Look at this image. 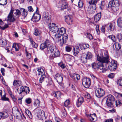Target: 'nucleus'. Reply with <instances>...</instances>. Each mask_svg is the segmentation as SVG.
I'll use <instances>...</instances> for the list:
<instances>
[{"label": "nucleus", "mask_w": 122, "mask_h": 122, "mask_svg": "<svg viewBox=\"0 0 122 122\" xmlns=\"http://www.w3.org/2000/svg\"><path fill=\"white\" fill-rule=\"evenodd\" d=\"M26 56L28 59H30L31 58V55L28 52L26 51Z\"/></svg>", "instance_id": "61"}, {"label": "nucleus", "mask_w": 122, "mask_h": 122, "mask_svg": "<svg viewBox=\"0 0 122 122\" xmlns=\"http://www.w3.org/2000/svg\"><path fill=\"white\" fill-rule=\"evenodd\" d=\"M6 94L5 93L4 95L2 96L1 97V100L3 101H7L9 102V99L8 97H6Z\"/></svg>", "instance_id": "35"}, {"label": "nucleus", "mask_w": 122, "mask_h": 122, "mask_svg": "<svg viewBox=\"0 0 122 122\" xmlns=\"http://www.w3.org/2000/svg\"><path fill=\"white\" fill-rule=\"evenodd\" d=\"M20 10L22 11V15L24 17H26L27 15V11L25 10V9L21 8L20 9Z\"/></svg>", "instance_id": "38"}, {"label": "nucleus", "mask_w": 122, "mask_h": 122, "mask_svg": "<svg viewBox=\"0 0 122 122\" xmlns=\"http://www.w3.org/2000/svg\"><path fill=\"white\" fill-rule=\"evenodd\" d=\"M95 94L96 96L98 97H103L105 94V92L101 88L97 89L95 91Z\"/></svg>", "instance_id": "7"}, {"label": "nucleus", "mask_w": 122, "mask_h": 122, "mask_svg": "<svg viewBox=\"0 0 122 122\" xmlns=\"http://www.w3.org/2000/svg\"><path fill=\"white\" fill-rule=\"evenodd\" d=\"M84 101V99L83 97H79L78 100V102L76 103L77 106L78 107L80 106L83 102Z\"/></svg>", "instance_id": "20"}, {"label": "nucleus", "mask_w": 122, "mask_h": 122, "mask_svg": "<svg viewBox=\"0 0 122 122\" xmlns=\"http://www.w3.org/2000/svg\"><path fill=\"white\" fill-rule=\"evenodd\" d=\"M91 79L90 78L85 77L83 79L82 84L85 88H88L91 85Z\"/></svg>", "instance_id": "6"}, {"label": "nucleus", "mask_w": 122, "mask_h": 122, "mask_svg": "<svg viewBox=\"0 0 122 122\" xmlns=\"http://www.w3.org/2000/svg\"><path fill=\"white\" fill-rule=\"evenodd\" d=\"M57 49L55 46H53L52 45L48 48L47 51L49 53H51L54 52Z\"/></svg>", "instance_id": "19"}, {"label": "nucleus", "mask_w": 122, "mask_h": 122, "mask_svg": "<svg viewBox=\"0 0 122 122\" xmlns=\"http://www.w3.org/2000/svg\"><path fill=\"white\" fill-rule=\"evenodd\" d=\"M21 81L16 80H15L13 83V85L16 86H21Z\"/></svg>", "instance_id": "27"}, {"label": "nucleus", "mask_w": 122, "mask_h": 122, "mask_svg": "<svg viewBox=\"0 0 122 122\" xmlns=\"http://www.w3.org/2000/svg\"><path fill=\"white\" fill-rule=\"evenodd\" d=\"M105 4V3L104 1H102L99 4L100 8L101 9H102L104 8Z\"/></svg>", "instance_id": "40"}, {"label": "nucleus", "mask_w": 122, "mask_h": 122, "mask_svg": "<svg viewBox=\"0 0 122 122\" xmlns=\"http://www.w3.org/2000/svg\"><path fill=\"white\" fill-rule=\"evenodd\" d=\"M57 32L61 34H64L66 32V29L64 27H61L58 29Z\"/></svg>", "instance_id": "30"}, {"label": "nucleus", "mask_w": 122, "mask_h": 122, "mask_svg": "<svg viewBox=\"0 0 122 122\" xmlns=\"http://www.w3.org/2000/svg\"><path fill=\"white\" fill-rule=\"evenodd\" d=\"M67 7V3L65 1L63 2V4H62L61 9H66Z\"/></svg>", "instance_id": "41"}, {"label": "nucleus", "mask_w": 122, "mask_h": 122, "mask_svg": "<svg viewBox=\"0 0 122 122\" xmlns=\"http://www.w3.org/2000/svg\"><path fill=\"white\" fill-rule=\"evenodd\" d=\"M120 4L118 0H113L110 1L108 5V8L114 12L118 10Z\"/></svg>", "instance_id": "3"}, {"label": "nucleus", "mask_w": 122, "mask_h": 122, "mask_svg": "<svg viewBox=\"0 0 122 122\" xmlns=\"http://www.w3.org/2000/svg\"><path fill=\"white\" fill-rule=\"evenodd\" d=\"M45 82H46V84L47 86L52 84V79L50 77H47L46 78Z\"/></svg>", "instance_id": "23"}, {"label": "nucleus", "mask_w": 122, "mask_h": 122, "mask_svg": "<svg viewBox=\"0 0 122 122\" xmlns=\"http://www.w3.org/2000/svg\"><path fill=\"white\" fill-rule=\"evenodd\" d=\"M20 11V10H11L8 16V19L11 22L15 21V19L19 18L21 15Z\"/></svg>", "instance_id": "1"}, {"label": "nucleus", "mask_w": 122, "mask_h": 122, "mask_svg": "<svg viewBox=\"0 0 122 122\" xmlns=\"http://www.w3.org/2000/svg\"><path fill=\"white\" fill-rule=\"evenodd\" d=\"M78 2V6L80 8H81L83 6V3L82 1L81 0H79L77 2Z\"/></svg>", "instance_id": "43"}, {"label": "nucleus", "mask_w": 122, "mask_h": 122, "mask_svg": "<svg viewBox=\"0 0 122 122\" xmlns=\"http://www.w3.org/2000/svg\"><path fill=\"white\" fill-rule=\"evenodd\" d=\"M54 54L52 55L53 57H58L60 55V53L59 51L57 49L54 51Z\"/></svg>", "instance_id": "32"}, {"label": "nucleus", "mask_w": 122, "mask_h": 122, "mask_svg": "<svg viewBox=\"0 0 122 122\" xmlns=\"http://www.w3.org/2000/svg\"><path fill=\"white\" fill-rule=\"evenodd\" d=\"M46 78V76L45 75V72H43L42 73V75H41V77L39 81L41 83L43 81H45Z\"/></svg>", "instance_id": "24"}, {"label": "nucleus", "mask_w": 122, "mask_h": 122, "mask_svg": "<svg viewBox=\"0 0 122 122\" xmlns=\"http://www.w3.org/2000/svg\"><path fill=\"white\" fill-rule=\"evenodd\" d=\"M40 104V101L38 99L35 100L34 103V105L35 106H37L39 105Z\"/></svg>", "instance_id": "52"}, {"label": "nucleus", "mask_w": 122, "mask_h": 122, "mask_svg": "<svg viewBox=\"0 0 122 122\" xmlns=\"http://www.w3.org/2000/svg\"><path fill=\"white\" fill-rule=\"evenodd\" d=\"M107 28L106 26H102L101 28V30L103 33H105L106 28Z\"/></svg>", "instance_id": "58"}, {"label": "nucleus", "mask_w": 122, "mask_h": 122, "mask_svg": "<svg viewBox=\"0 0 122 122\" xmlns=\"http://www.w3.org/2000/svg\"><path fill=\"white\" fill-rule=\"evenodd\" d=\"M117 61L115 60H112L110 62L108 67L111 70L115 71L116 69L117 66Z\"/></svg>", "instance_id": "11"}, {"label": "nucleus", "mask_w": 122, "mask_h": 122, "mask_svg": "<svg viewBox=\"0 0 122 122\" xmlns=\"http://www.w3.org/2000/svg\"><path fill=\"white\" fill-rule=\"evenodd\" d=\"M52 45V44L51 43L50 41L48 40H47L45 41L44 43L42 44L40 46V48L42 50L43 49L46 48H48L51 45Z\"/></svg>", "instance_id": "9"}, {"label": "nucleus", "mask_w": 122, "mask_h": 122, "mask_svg": "<svg viewBox=\"0 0 122 122\" xmlns=\"http://www.w3.org/2000/svg\"><path fill=\"white\" fill-rule=\"evenodd\" d=\"M116 106H121L122 105V103L119 100H117L116 101Z\"/></svg>", "instance_id": "57"}, {"label": "nucleus", "mask_w": 122, "mask_h": 122, "mask_svg": "<svg viewBox=\"0 0 122 122\" xmlns=\"http://www.w3.org/2000/svg\"><path fill=\"white\" fill-rule=\"evenodd\" d=\"M62 114H61V116L63 117H65L66 115V113L65 109H64L63 110L62 112Z\"/></svg>", "instance_id": "54"}, {"label": "nucleus", "mask_w": 122, "mask_h": 122, "mask_svg": "<svg viewBox=\"0 0 122 122\" xmlns=\"http://www.w3.org/2000/svg\"><path fill=\"white\" fill-rule=\"evenodd\" d=\"M87 59L84 56V54H83L81 57V60L82 62L84 63H86L87 62Z\"/></svg>", "instance_id": "31"}, {"label": "nucleus", "mask_w": 122, "mask_h": 122, "mask_svg": "<svg viewBox=\"0 0 122 122\" xmlns=\"http://www.w3.org/2000/svg\"><path fill=\"white\" fill-rule=\"evenodd\" d=\"M117 37L118 39L120 42H121L122 40V35L120 33H118L117 35Z\"/></svg>", "instance_id": "45"}, {"label": "nucleus", "mask_w": 122, "mask_h": 122, "mask_svg": "<svg viewBox=\"0 0 122 122\" xmlns=\"http://www.w3.org/2000/svg\"><path fill=\"white\" fill-rule=\"evenodd\" d=\"M41 33V30L36 29L35 30L34 34L36 36H38L40 35Z\"/></svg>", "instance_id": "39"}, {"label": "nucleus", "mask_w": 122, "mask_h": 122, "mask_svg": "<svg viewBox=\"0 0 122 122\" xmlns=\"http://www.w3.org/2000/svg\"><path fill=\"white\" fill-rule=\"evenodd\" d=\"M115 76V74L113 73H111L108 76V77L111 78H113Z\"/></svg>", "instance_id": "60"}, {"label": "nucleus", "mask_w": 122, "mask_h": 122, "mask_svg": "<svg viewBox=\"0 0 122 122\" xmlns=\"http://www.w3.org/2000/svg\"><path fill=\"white\" fill-rule=\"evenodd\" d=\"M117 25L120 27H122V17L119 18L117 20Z\"/></svg>", "instance_id": "33"}, {"label": "nucleus", "mask_w": 122, "mask_h": 122, "mask_svg": "<svg viewBox=\"0 0 122 122\" xmlns=\"http://www.w3.org/2000/svg\"><path fill=\"white\" fill-rule=\"evenodd\" d=\"M113 46L115 47L117 50H118L121 49V46L119 43L117 42L114 43Z\"/></svg>", "instance_id": "28"}, {"label": "nucleus", "mask_w": 122, "mask_h": 122, "mask_svg": "<svg viewBox=\"0 0 122 122\" xmlns=\"http://www.w3.org/2000/svg\"><path fill=\"white\" fill-rule=\"evenodd\" d=\"M70 101L68 100H66L64 102V106L67 107L70 104Z\"/></svg>", "instance_id": "56"}, {"label": "nucleus", "mask_w": 122, "mask_h": 122, "mask_svg": "<svg viewBox=\"0 0 122 122\" xmlns=\"http://www.w3.org/2000/svg\"><path fill=\"white\" fill-rule=\"evenodd\" d=\"M57 33L55 36L56 37L58 38H59L61 37V35H62L61 39H60L59 41L60 46H62L64 43L66 42L68 38L67 35L66 34L63 35V34L58 32H57Z\"/></svg>", "instance_id": "4"}, {"label": "nucleus", "mask_w": 122, "mask_h": 122, "mask_svg": "<svg viewBox=\"0 0 122 122\" xmlns=\"http://www.w3.org/2000/svg\"><path fill=\"white\" fill-rule=\"evenodd\" d=\"M30 42L33 47L36 48L38 47L37 44L36 43L33 41L31 38H29Z\"/></svg>", "instance_id": "29"}, {"label": "nucleus", "mask_w": 122, "mask_h": 122, "mask_svg": "<svg viewBox=\"0 0 122 122\" xmlns=\"http://www.w3.org/2000/svg\"><path fill=\"white\" fill-rule=\"evenodd\" d=\"M25 102L27 104H30L31 102V99L30 98H26L25 100Z\"/></svg>", "instance_id": "55"}, {"label": "nucleus", "mask_w": 122, "mask_h": 122, "mask_svg": "<svg viewBox=\"0 0 122 122\" xmlns=\"http://www.w3.org/2000/svg\"><path fill=\"white\" fill-rule=\"evenodd\" d=\"M17 118H19L21 116V115L20 112H17L16 114H15Z\"/></svg>", "instance_id": "62"}, {"label": "nucleus", "mask_w": 122, "mask_h": 122, "mask_svg": "<svg viewBox=\"0 0 122 122\" xmlns=\"http://www.w3.org/2000/svg\"><path fill=\"white\" fill-rule=\"evenodd\" d=\"M45 114V113L44 111L40 110L39 111L37 116L39 119L44 120L46 118Z\"/></svg>", "instance_id": "10"}, {"label": "nucleus", "mask_w": 122, "mask_h": 122, "mask_svg": "<svg viewBox=\"0 0 122 122\" xmlns=\"http://www.w3.org/2000/svg\"><path fill=\"white\" fill-rule=\"evenodd\" d=\"M85 97L86 98L88 99H90L91 97L90 94L87 93L85 94Z\"/></svg>", "instance_id": "59"}, {"label": "nucleus", "mask_w": 122, "mask_h": 122, "mask_svg": "<svg viewBox=\"0 0 122 122\" xmlns=\"http://www.w3.org/2000/svg\"><path fill=\"white\" fill-rule=\"evenodd\" d=\"M71 77L74 80L76 79L78 80L80 79V76L79 74H73L70 75Z\"/></svg>", "instance_id": "18"}, {"label": "nucleus", "mask_w": 122, "mask_h": 122, "mask_svg": "<svg viewBox=\"0 0 122 122\" xmlns=\"http://www.w3.org/2000/svg\"><path fill=\"white\" fill-rule=\"evenodd\" d=\"M106 104L109 107H112L113 106V103L111 102L108 101V102H107L106 101Z\"/></svg>", "instance_id": "47"}, {"label": "nucleus", "mask_w": 122, "mask_h": 122, "mask_svg": "<svg viewBox=\"0 0 122 122\" xmlns=\"http://www.w3.org/2000/svg\"><path fill=\"white\" fill-rule=\"evenodd\" d=\"M51 17V16L49 15L48 12H46L44 13L42 18L43 20L45 21L46 23L49 24L50 23Z\"/></svg>", "instance_id": "8"}, {"label": "nucleus", "mask_w": 122, "mask_h": 122, "mask_svg": "<svg viewBox=\"0 0 122 122\" xmlns=\"http://www.w3.org/2000/svg\"><path fill=\"white\" fill-rule=\"evenodd\" d=\"M97 3V2L96 1L95 2L92 1V0H91V1H90L89 2V4L90 5H92V7L93 9H94L95 10L96 8V4Z\"/></svg>", "instance_id": "36"}, {"label": "nucleus", "mask_w": 122, "mask_h": 122, "mask_svg": "<svg viewBox=\"0 0 122 122\" xmlns=\"http://www.w3.org/2000/svg\"><path fill=\"white\" fill-rule=\"evenodd\" d=\"M92 68L94 69L97 70H102V72H104L106 71L107 69L106 68H104L102 69L104 66L103 64L101 62L99 61L97 63L94 62L92 64Z\"/></svg>", "instance_id": "5"}, {"label": "nucleus", "mask_w": 122, "mask_h": 122, "mask_svg": "<svg viewBox=\"0 0 122 122\" xmlns=\"http://www.w3.org/2000/svg\"><path fill=\"white\" fill-rule=\"evenodd\" d=\"M50 29L51 31L54 33L57 32L58 27L57 25L55 23L52 24L51 25H50Z\"/></svg>", "instance_id": "15"}, {"label": "nucleus", "mask_w": 122, "mask_h": 122, "mask_svg": "<svg viewBox=\"0 0 122 122\" xmlns=\"http://www.w3.org/2000/svg\"><path fill=\"white\" fill-rule=\"evenodd\" d=\"M93 9L92 8L88 7L87 9V10L89 13L92 14L94 12V11H93Z\"/></svg>", "instance_id": "50"}, {"label": "nucleus", "mask_w": 122, "mask_h": 122, "mask_svg": "<svg viewBox=\"0 0 122 122\" xmlns=\"http://www.w3.org/2000/svg\"><path fill=\"white\" fill-rule=\"evenodd\" d=\"M86 116L89 118V119L91 121L95 122L96 121V116L95 114H91L88 115L86 114Z\"/></svg>", "instance_id": "16"}, {"label": "nucleus", "mask_w": 122, "mask_h": 122, "mask_svg": "<svg viewBox=\"0 0 122 122\" xmlns=\"http://www.w3.org/2000/svg\"><path fill=\"white\" fill-rule=\"evenodd\" d=\"M12 47L15 49L16 51H18L19 49V45L16 44H13Z\"/></svg>", "instance_id": "44"}, {"label": "nucleus", "mask_w": 122, "mask_h": 122, "mask_svg": "<svg viewBox=\"0 0 122 122\" xmlns=\"http://www.w3.org/2000/svg\"><path fill=\"white\" fill-rule=\"evenodd\" d=\"M59 65L63 69L65 67V65L62 63H59Z\"/></svg>", "instance_id": "63"}, {"label": "nucleus", "mask_w": 122, "mask_h": 122, "mask_svg": "<svg viewBox=\"0 0 122 122\" xmlns=\"http://www.w3.org/2000/svg\"><path fill=\"white\" fill-rule=\"evenodd\" d=\"M65 21L67 24L69 25H71L72 22V16L69 15L66 16L65 17Z\"/></svg>", "instance_id": "17"}, {"label": "nucleus", "mask_w": 122, "mask_h": 122, "mask_svg": "<svg viewBox=\"0 0 122 122\" xmlns=\"http://www.w3.org/2000/svg\"><path fill=\"white\" fill-rule=\"evenodd\" d=\"M105 122H113V120L112 119H110L106 120Z\"/></svg>", "instance_id": "64"}, {"label": "nucleus", "mask_w": 122, "mask_h": 122, "mask_svg": "<svg viewBox=\"0 0 122 122\" xmlns=\"http://www.w3.org/2000/svg\"><path fill=\"white\" fill-rule=\"evenodd\" d=\"M7 2V0H0V5H4L6 4Z\"/></svg>", "instance_id": "48"}, {"label": "nucleus", "mask_w": 122, "mask_h": 122, "mask_svg": "<svg viewBox=\"0 0 122 122\" xmlns=\"http://www.w3.org/2000/svg\"><path fill=\"white\" fill-rule=\"evenodd\" d=\"M8 116L6 113L0 112V119L2 118L4 119L7 117Z\"/></svg>", "instance_id": "37"}, {"label": "nucleus", "mask_w": 122, "mask_h": 122, "mask_svg": "<svg viewBox=\"0 0 122 122\" xmlns=\"http://www.w3.org/2000/svg\"><path fill=\"white\" fill-rule=\"evenodd\" d=\"M72 49V48L71 46L67 45L65 47L66 51L67 52H70L71 51Z\"/></svg>", "instance_id": "51"}, {"label": "nucleus", "mask_w": 122, "mask_h": 122, "mask_svg": "<svg viewBox=\"0 0 122 122\" xmlns=\"http://www.w3.org/2000/svg\"><path fill=\"white\" fill-rule=\"evenodd\" d=\"M36 10L35 13H34L33 16V18L35 20V21L37 22L39 21L40 19L41 16L40 14L38 13V7H36Z\"/></svg>", "instance_id": "13"}, {"label": "nucleus", "mask_w": 122, "mask_h": 122, "mask_svg": "<svg viewBox=\"0 0 122 122\" xmlns=\"http://www.w3.org/2000/svg\"><path fill=\"white\" fill-rule=\"evenodd\" d=\"M37 71L38 72L37 74L38 75H42V73L43 72H45L44 71L42 68L38 69L37 70Z\"/></svg>", "instance_id": "42"}, {"label": "nucleus", "mask_w": 122, "mask_h": 122, "mask_svg": "<svg viewBox=\"0 0 122 122\" xmlns=\"http://www.w3.org/2000/svg\"><path fill=\"white\" fill-rule=\"evenodd\" d=\"M30 91V89L28 87L22 86L20 89L19 94L22 93V92H25L26 94H27L29 93Z\"/></svg>", "instance_id": "12"}, {"label": "nucleus", "mask_w": 122, "mask_h": 122, "mask_svg": "<svg viewBox=\"0 0 122 122\" xmlns=\"http://www.w3.org/2000/svg\"><path fill=\"white\" fill-rule=\"evenodd\" d=\"M79 46H76L73 50V52L75 56L77 55L79 52Z\"/></svg>", "instance_id": "26"}, {"label": "nucleus", "mask_w": 122, "mask_h": 122, "mask_svg": "<svg viewBox=\"0 0 122 122\" xmlns=\"http://www.w3.org/2000/svg\"><path fill=\"white\" fill-rule=\"evenodd\" d=\"M97 61L101 62L102 64L103 63H105L106 64H108L110 62L109 56L108 51L107 50L104 51L102 57L97 56Z\"/></svg>", "instance_id": "2"}, {"label": "nucleus", "mask_w": 122, "mask_h": 122, "mask_svg": "<svg viewBox=\"0 0 122 122\" xmlns=\"http://www.w3.org/2000/svg\"><path fill=\"white\" fill-rule=\"evenodd\" d=\"M107 102L110 101L112 102L115 100V98L111 94H109L107 96Z\"/></svg>", "instance_id": "25"}, {"label": "nucleus", "mask_w": 122, "mask_h": 122, "mask_svg": "<svg viewBox=\"0 0 122 122\" xmlns=\"http://www.w3.org/2000/svg\"><path fill=\"white\" fill-rule=\"evenodd\" d=\"M109 27L110 28V31H113L114 30L115 27L112 24H111L109 26Z\"/></svg>", "instance_id": "53"}, {"label": "nucleus", "mask_w": 122, "mask_h": 122, "mask_svg": "<svg viewBox=\"0 0 122 122\" xmlns=\"http://www.w3.org/2000/svg\"><path fill=\"white\" fill-rule=\"evenodd\" d=\"M86 35L87 38L90 40L92 39L93 38V37L92 35L88 33H86Z\"/></svg>", "instance_id": "46"}, {"label": "nucleus", "mask_w": 122, "mask_h": 122, "mask_svg": "<svg viewBox=\"0 0 122 122\" xmlns=\"http://www.w3.org/2000/svg\"><path fill=\"white\" fill-rule=\"evenodd\" d=\"M55 78L59 84L62 83L63 80V77L62 74L57 73L55 75Z\"/></svg>", "instance_id": "14"}, {"label": "nucleus", "mask_w": 122, "mask_h": 122, "mask_svg": "<svg viewBox=\"0 0 122 122\" xmlns=\"http://www.w3.org/2000/svg\"><path fill=\"white\" fill-rule=\"evenodd\" d=\"M61 92L59 91H57L56 92H54L53 93V95L56 97L58 99L61 98Z\"/></svg>", "instance_id": "21"}, {"label": "nucleus", "mask_w": 122, "mask_h": 122, "mask_svg": "<svg viewBox=\"0 0 122 122\" xmlns=\"http://www.w3.org/2000/svg\"><path fill=\"white\" fill-rule=\"evenodd\" d=\"M117 85L121 86H122V78L119 79L117 81Z\"/></svg>", "instance_id": "49"}, {"label": "nucleus", "mask_w": 122, "mask_h": 122, "mask_svg": "<svg viewBox=\"0 0 122 122\" xmlns=\"http://www.w3.org/2000/svg\"><path fill=\"white\" fill-rule=\"evenodd\" d=\"M101 16V13H98L94 17V20L95 21H98L100 19Z\"/></svg>", "instance_id": "22"}, {"label": "nucleus", "mask_w": 122, "mask_h": 122, "mask_svg": "<svg viewBox=\"0 0 122 122\" xmlns=\"http://www.w3.org/2000/svg\"><path fill=\"white\" fill-rule=\"evenodd\" d=\"M84 56H85L87 59H88L92 58V55L91 53L88 52L86 54H84Z\"/></svg>", "instance_id": "34"}]
</instances>
